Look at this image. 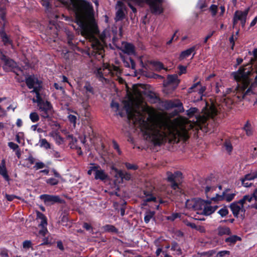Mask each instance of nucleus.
Here are the masks:
<instances>
[{
    "label": "nucleus",
    "mask_w": 257,
    "mask_h": 257,
    "mask_svg": "<svg viewBox=\"0 0 257 257\" xmlns=\"http://www.w3.org/2000/svg\"><path fill=\"white\" fill-rule=\"evenodd\" d=\"M59 1L74 13L76 23L80 27L83 36L90 38L99 32L94 18L93 7L90 2L86 0ZM41 4L46 11L51 10L50 0H41Z\"/></svg>",
    "instance_id": "obj_1"
},
{
    "label": "nucleus",
    "mask_w": 257,
    "mask_h": 257,
    "mask_svg": "<svg viewBox=\"0 0 257 257\" xmlns=\"http://www.w3.org/2000/svg\"><path fill=\"white\" fill-rule=\"evenodd\" d=\"M158 128H155L147 121L141 123V131L145 140L150 142L154 146H161L168 140L170 143L177 142L175 128L166 121H162L158 123Z\"/></svg>",
    "instance_id": "obj_2"
},
{
    "label": "nucleus",
    "mask_w": 257,
    "mask_h": 257,
    "mask_svg": "<svg viewBox=\"0 0 257 257\" xmlns=\"http://www.w3.org/2000/svg\"><path fill=\"white\" fill-rule=\"evenodd\" d=\"M250 68V65L247 64L241 66L237 71L234 72L232 74L234 79L237 82V86L235 89V95L239 100L247 99V96L255 93L254 88L256 86L254 87V84H252L245 90L250 84L249 75L251 74Z\"/></svg>",
    "instance_id": "obj_3"
},
{
    "label": "nucleus",
    "mask_w": 257,
    "mask_h": 257,
    "mask_svg": "<svg viewBox=\"0 0 257 257\" xmlns=\"http://www.w3.org/2000/svg\"><path fill=\"white\" fill-rule=\"evenodd\" d=\"M39 198L43 201L46 206H51L55 203L63 204L65 202V200L61 199L58 195L44 194L41 195Z\"/></svg>",
    "instance_id": "obj_4"
},
{
    "label": "nucleus",
    "mask_w": 257,
    "mask_h": 257,
    "mask_svg": "<svg viewBox=\"0 0 257 257\" xmlns=\"http://www.w3.org/2000/svg\"><path fill=\"white\" fill-rule=\"evenodd\" d=\"M0 59L4 63L3 68L6 72H9L12 69L17 67L16 62L7 57L2 51L0 52Z\"/></svg>",
    "instance_id": "obj_5"
},
{
    "label": "nucleus",
    "mask_w": 257,
    "mask_h": 257,
    "mask_svg": "<svg viewBox=\"0 0 257 257\" xmlns=\"http://www.w3.org/2000/svg\"><path fill=\"white\" fill-rule=\"evenodd\" d=\"M164 106L167 109L177 107L178 108L177 113L183 112L184 111L183 103L178 99L166 100L164 102Z\"/></svg>",
    "instance_id": "obj_6"
},
{
    "label": "nucleus",
    "mask_w": 257,
    "mask_h": 257,
    "mask_svg": "<svg viewBox=\"0 0 257 257\" xmlns=\"http://www.w3.org/2000/svg\"><path fill=\"white\" fill-rule=\"evenodd\" d=\"M229 207L234 217L238 218L239 217V213L243 212V214H241L240 217L241 219H244V212L245 211V208H242V206H240L234 201L230 204Z\"/></svg>",
    "instance_id": "obj_7"
},
{
    "label": "nucleus",
    "mask_w": 257,
    "mask_h": 257,
    "mask_svg": "<svg viewBox=\"0 0 257 257\" xmlns=\"http://www.w3.org/2000/svg\"><path fill=\"white\" fill-rule=\"evenodd\" d=\"M248 12L249 9H247L244 11L237 10L235 12L232 20L233 28L237 24L238 21L240 22L243 21V19H246Z\"/></svg>",
    "instance_id": "obj_8"
},
{
    "label": "nucleus",
    "mask_w": 257,
    "mask_h": 257,
    "mask_svg": "<svg viewBox=\"0 0 257 257\" xmlns=\"http://www.w3.org/2000/svg\"><path fill=\"white\" fill-rule=\"evenodd\" d=\"M199 48V46L198 45H195L189 49H187L184 51H182L180 54V55L178 58L179 61L183 60L187 57H188L192 53H193V56L192 57V59L196 54V51Z\"/></svg>",
    "instance_id": "obj_9"
},
{
    "label": "nucleus",
    "mask_w": 257,
    "mask_h": 257,
    "mask_svg": "<svg viewBox=\"0 0 257 257\" xmlns=\"http://www.w3.org/2000/svg\"><path fill=\"white\" fill-rule=\"evenodd\" d=\"M235 195L236 193H235L226 194L225 191H223L221 195L216 194V196L215 197H212L211 200L214 201H222L225 200L226 202H230L234 198Z\"/></svg>",
    "instance_id": "obj_10"
},
{
    "label": "nucleus",
    "mask_w": 257,
    "mask_h": 257,
    "mask_svg": "<svg viewBox=\"0 0 257 257\" xmlns=\"http://www.w3.org/2000/svg\"><path fill=\"white\" fill-rule=\"evenodd\" d=\"M26 85L29 89H32L35 84H42V81L34 75H29L25 79Z\"/></svg>",
    "instance_id": "obj_11"
},
{
    "label": "nucleus",
    "mask_w": 257,
    "mask_h": 257,
    "mask_svg": "<svg viewBox=\"0 0 257 257\" xmlns=\"http://www.w3.org/2000/svg\"><path fill=\"white\" fill-rule=\"evenodd\" d=\"M122 48L121 51L125 54L127 55H133L135 53V46L130 43L123 42L122 43Z\"/></svg>",
    "instance_id": "obj_12"
},
{
    "label": "nucleus",
    "mask_w": 257,
    "mask_h": 257,
    "mask_svg": "<svg viewBox=\"0 0 257 257\" xmlns=\"http://www.w3.org/2000/svg\"><path fill=\"white\" fill-rule=\"evenodd\" d=\"M206 202L207 201L200 198L196 199L192 206L193 208L195 210L203 211L205 206L206 205Z\"/></svg>",
    "instance_id": "obj_13"
},
{
    "label": "nucleus",
    "mask_w": 257,
    "mask_h": 257,
    "mask_svg": "<svg viewBox=\"0 0 257 257\" xmlns=\"http://www.w3.org/2000/svg\"><path fill=\"white\" fill-rule=\"evenodd\" d=\"M37 217L36 219L37 220H40V224H39V227H45L47 226V217L42 212L39 211H36Z\"/></svg>",
    "instance_id": "obj_14"
},
{
    "label": "nucleus",
    "mask_w": 257,
    "mask_h": 257,
    "mask_svg": "<svg viewBox=\"0 0 257 257\" xmlns=\"http://www.w3.org/2000/svg\"><path fill=\"white\" fill-rule=\"evenodd\" d=\"M66 34L67 44L68 46L70 47L72 49H75L77 48V45L75 42H73V40L75 37L74 35L70 32H67Z\"/></svg>",
    "instance_id": "obj_15"
},
{
    "label": "nucleus",
    "mask_w": 257,
    "mask_h": 257,
    "mask_svg": "<svg viewBox=\"0 0 257 257\" xmlns=\"http://www.w3.org/2000/svg\"><path fill=\"white\" fill-rule=\"evenodd\" d=\"M83 88L85 90V93L84 94L88 99L89 98L90 95L94 94V88L91 86L89 82H86Z\"/></svg>",
    "instance_id": "obj_16"
},
{
    "label": "nucleus",
    "mask_w": 257,
    "mask_h": 257,
    "mask_svg": "<svg viewBox=\"0 0 257 257\" xmlns=\"http://www.w3.org/2000/svg\"><path fill=\"white\" fill-rule=\"evenodd\" d=\"M108 176L105 173L104 171L99 169L95 173L94 178L96 180H100L101 181H105L108 179Z\"/></svg>",
    "instance_id": "obj_17"
},
{
    "label": "nucleus",
    "mask_w": 257,
    "mask_h": 257,
    "mask_svg": "<svg viewBox=\"0 0 257 257\" xmlns=\"http://www.w3.org/2000/svg\"><path fill=\"white\" fill-rule=\"evenodd\" d=\"M40 111H51L53 108L51 103L48 101H44L38 105Z\"/></svg>",
    "instance_id": "obj_18"
},
{
    "label": "nucleus",
    "mask_w": 257,
    "mask_h": 257,
    "mask_svg": "<svg viewBox=\"0 0 257 257\" xmlns=\"http://www.w3.org/2000/svg\"><path fill=\"white\" fill-rule=\"evenodd\" d=\"M217 232V234L219 236L224 235H230L231 234V231L230 228L225 226H219L218 227Z\"/></svg>",
    "instance_id": "obj_19"
},
{
    "label": "nucleus",
    "mask_w": 257,
    "mask_h": 257,
    "mask_svg": "<svg viewBox=\"0 0 257 257\" xmlns=\"http://www.w3.org/2000/svg\"><path fill=\"white\" fill-rule=\"evenodd\" d=\"M180 83V80L178 79V77L175 75H168L167 77V84L168 85L175 84V88L177 87Z\"/></svg>",
    "instance_id": "obj_20"
},
{
    "label": "nucleus",
    "mask_w": 257,
    "mask_h": 257,
    "mask_svg": "<svg viewBox=\"0 0 257 257\" xmlns=\"http://www.w3.org/2000/svg\"><path fill=\"white\" fill-rule=\"evenodd\" d=\"M241 238L240 237L236 235H232L226 238L225 242L227 243L229 245H234L237 241H240Z\"/></svg>",
    "instance_id": "obj_21"
},
{
    "label": "nucleus",
    "mask_w": 257,
    "mask_h": 257,
    "mask_svg": "<svg viewBox=\"0 0 257 257\" xmlns=\"http://www.w3.org/2000/svg\"><path fill=\"white\" fill-rule=\"evenodd\" d=\"M0 36L2 41L5 45L12 43V41L10 40L9 36L6 34L4 28L0 30Z\"/></svg>",
    "instance_id": "obj_22"
},
{
    "label": "nucleus",
    "mask_w": 257,
    "mask_h": 257,
    "mask_svg": "<svg viewBox=\"0 0 257 257\" xmlns=\"http://www.w3.org/2000/svg\"><path fill=\"white\" fill-rule=\"evenodd\" d=\"M66 139L70 141L69 146L71 149H74L77 146L76 145L77 140L73 137V135L69 134L67 135Z\"/></svg>",
    "instance_id": "obj_23"
},
{
    "label": "nucleus",
    "mask_w": 257,
    "mask_h": 257,
    "mask_svg": "<svg viewBox=\"0 0 257 257\" xmlns=\"http://www.w3.org/2000/svg\"><path fill=\"white\" fill-rule=\"evenodd\" d=\"M92 48L93 49L96 50V53L99 55L102 54L104 52L103 46L98 40H97L95 43L92 44Z\"/></svg>",
    "instance_id": "obj_24"
},
{
    "label": "nucleus",
    "mask_w": 257,
    "mask_h": 257,
    "mask_svg": "<svg viewBox=\"0 0 257 257\" xmlns=\"http://www.w3.org/2000/svg\"><path fill=\"white\" fill-rule=\"evenodd\" d=\"M83 135L88 137L90 141L94 137L93 128L91 126L86 127Z\"/></svg>",
    "instance_id": "obj_25"
},
{
    "label": "nucleus",
    "mask_w": 257,
    "mask_h": 257,
    "mask_svg": "<svg viewBox=\"0 0 257 257\" xmlns=\"http://www.w3.org/2000/svg\"><path fill=\"white\" fill-rule=\"evenodd\" d=\"M209 204L210 202L207 201L206 205L205 206L204 209L201 213L202 214L208 216L213 213V210H212V206Z\"/></svg>",
    "instance_id": "obj_26"
},
{
    "label": "nucleus",
    "mask_w": 257,
    "mask_h": 257,
    "mask_svg": "<svg viewBox=\"0 0 257 257\" xmlns=\"http://www.w3.org/2000/svg\"><path fill=\"white\" fill-rule=\"evenodd\" d=\"M243 129L245 132L246 135L247 136H250L253 134L252 128L249 121H246L243 127Z\"/></svg>",
    "instance_id": "obj_27"
},
{
    "label": "nucleus",
    "mask_w": 257,
    "mask_h": 257,
    "mask_svg": "<svg viewBox=\"0 0 257 257\" xmlns=\"http://www.w3.org/2000/svg\"><path fill=\"white\" fill-rule=\"evenodd\" d=\"M124 10H122L121 8L118 9L116 13L115 17V20L116 22L120 21L124 19L125 17Z\"/></svg>",
    "instance_id": "obj_28"
},
{
    "label": "nucleus",
    "mask_w": 257,
    "mask_h": 257,
    "mask_svg": "<svg viewBox=\"0 0 257 257\" xmlns=\"http://www.w3.org/2000/svg\"><path fill=\"white\" fill-rule=\"evenodd\" d=\"M110 169L111 170L115 172V174L114 175V177L116 179H118V178H120L121 179H122L123 171L117 169L114 166H111L110 167Z\"/></svg>",
    "instance_id": "obj_29"
},
{
    "label": "nucleus",
    "mask_w": 257,
    "mask_h": 257,
    "mask_svg": "<svg viewBox=\"0 0 257 257\" xmlns=\"http://www.w3.org/2000/svg\"><path fill=\"white\" fill-rule=\"evenodd\" d=\"M155 212L154 211L149 210L146 212L145 217H144V221L145 223H148L150 222V220L154 217L155 215Z\"/></svg>",
    "instance_id": "obj_30"
},
{
    "label": "nucleus",
    "mask_w": 257,
    "mask_h": 257,
    "mask_svg": "<svg viewBox=\"0 0 257 257\" xmlns=\"http://www.w3.org/2000/svg\"><path fill=\"white\" fill-rule=\"evenodd\" d=\"M105 231L111 233H117L118 229L113 225L106 224L103 226Z\"/></svg>",
    "instance_id": "obj_31"
},
{
    "label": "nucleus",
    "mask_w": 257,
    "mask_h": 257,
    "mask_svg": "<svg viewBox=\"0 0 257 257\" xmlns=\"http://www.w3.org/2000/svg\"><path fill=\"white\" fill-rule=\"evenodd\" d=\"M53 137L57 145H60L64 144L65 142L64 139L58 133H56Z\"/></svg>",
    "instance_id": "obj_32"
},
{
    "label": "nucleus",
    "mask_w": 257,
    "mask_h": 257,
    "mask_svg": "<svg viewBox=\"0 0 257 257\" xmlns=\"http://www.w3.org/2000/svg\"><path fill=\"white\" fill-rule=\"evenodd\" d=\"M217 213L219 214L221 217H224L228 214L229 211L226 206H224L217 211Z\"/></svg>",
    "instance_id": "obj_33"
},
{
    "label": "nucleus",
    "mask_w": 257,
    "mask_h": 257,
    "mask_svg": "<svg viewBox=\"0 0 257 257\" xmlns=\"http://www.w3.org/2000/svg\"><path fill=\"white\" fill-rule=\"evenodd\" d=\"M0 174L4 177L5 180L9 181L10 180V177L8 173L7 169L2 168L0 166Z\"/></svg>",
    "instance_id": "obj_34"
},
{
    "label": "nucleus",
    "mask_w": 257,
    "mask_h": 257,
    "mask_svg": "<svg viewBox=\"0 0 257 257\" xmlns=\"http://www.w3.org/2000/svg\"><path fill=\"white\" fill-rule=\"evenodd\" d=\"M171 249L173 251H177V252H181V249L179 246L178 243L173 241L171 243Z\"/></svg>",
    "instance_id": "obj_35"
},
{
    "label": "nucleus",
    "mask_w": 257,
    "mask_h": 257,
    "mask_svg": "<svg viewBox=\"0 0 257 257\" xmlns=\"http://www.w3.org/2000/svg\"><path fill=\"white\" fill-rule=\"evenodd\" d=\"M30 118L33 122H36L39 120L40 117L37 112H33L30 114Z\"/></svg>",
    "instance_id": "obj_36"
},
{
    "label": "nucleus",
    "mask_w": 257,
    "mask_h": 257,
    "mask_svg": "<svg viewBox=\"0 0 257 257\" xmlns=\"http://www.w3.org/2000/svg\"><path fill=\"white\" fill-rule=\"evenodd\" d=\"M123 164L127 170H137L139 168L138 166L135 164H132L128 162H125Z\"/></svg>",
    "instance_id": "obj_37"
},
{
    "label": "nucleus",
    "mask_w": 257,
    "mask_h": 257,
    "mask_svg": "<svg viewBox=\"0 0 257 257\" xmlns=\"http://www.w3.org/2000/svg\"><path fill=\"white\" fill-rule=\"evenodd\" d=\"M198 109L196 107H191L187 110L186 114L190 118L193 117L197 112Z\"/></svg>",
    "instance_id": "obj_38"
},
{
    "label": "nucleus",
    "mask_w": 257,
    "mask_h": 257,
    "mask_svg": "<svg viewBox=\"0 0 257 257\" xmlns=\"http://www.w3.org/2000/svg\"><path fill=\"white\" fill-rule=\"evenodd\" d=\"M223 146L225 148L226 150L228 152H231L232 150V146L231 142L228 140H225Z\"/></svg>",
    "instance_id": "obj_39"
},
{
    "label": "nucleus",
    "mask_w": 257,
    "mask_h": 257,
    "mask_svg": "<svg viewBox=\"0 0 257 257\" xmlns=\"http://www.w3.org/2000/svg\"><path fill=\"white\" fill-rule=\"evenodd\" d=\"M257 178V170L245 175V179L254 180Z\"/></svg>",
    "instance_id": "obj_40"
},
{
    "label": "nucleus",
    "mask_w": 257,
    "mask_h": 257,
    "mask_svg": "<svg viewBox=\"0 0 257 257\" xmlns=\"http://www.w3.org/2000/svg\"><path fill=\"white\" fill-rule=\"evenodd\" d=\"M40 146L46 149L50 148V144L48 142L46 139H42L40 140Z\"/></svg>",
    "instance_id": "obj_41"
},
{
    "label": "nucleus",
    "mask_w": 257,
    "mask_h": 257,
    "mask_svg": "<svg viewBox=\"0 0 257 257\" xmlns=\"http://www.w3.org/2000/svg\"><path fill=\"white\" fill-rule=\"evenodd\" d=\"M46 183L51 186H55L59 183V181L56 179L50 178L46 180Z\"/></svg>",
    "instance_id": "obj_42"
},
{
    "label": "nucleus",
    "mask_w": 257,
    "mask_h": 257,
    "mask_svg": "<svg viewBox=\"0 0 257 257\" xmlns=\"http://www.w3.org/2000/svg\"><path fill=\"white\" fill-rule=\"evenodd\" d=\"M46 167L45 164L42 162H37L35 163L34 169L35 170H39Z\"/></svg>",
    "instance_id": "obj_43"
},
{
    "label": "nucleus",
    "mask_w": 257,
    "mask_h": 257,
    "mask_svg": "<svg viewBox=\"0 0 257 257\" xmlns=\"http://www.w3.org/2000/svg\"><path fill=\"white\" fill-rule=\"evenodd\" d=\"M131 178H132V175H131V173L127 172H126V171H123V176H122V177L121 179L122 182L123 180L130 181L131 179Z\"/></svg>",
    "instance_id": "obj_44"
},
{
    "label": "nucleus",
    "mask_w": 257,
    "mask_h": 257,
    "mask_svg": "<svg viewBox=\"0 0 257 257\" xmlns=\"http://www.w3.org/2000/svg\"><path fill=\"white\" fill-rule=\"evenodd\" d=\"M23 247L25 249L32 248V243L31 240H26L23 242Z\"/></svg>",
    "instance_id": "obj_45"
},
{
    "label": "nucleus",
    "mask_w": 257,
    "mask_h": 257,
    "mask_svg": "<svg viewBox=\"0 0 257 257\" xmlns=\"http://www.w3.org/2000/svg\"><path fill=\"white\" fill-rule=\"evenodd\" d=\"M152 64L156 67L157 68L159 69V70L164 69V65L163 64L159 61H153L152 62Z\"/></svg>",
    "instance_id": "obj_46"
},
{
    "label": "nucleus",
    "mask_w": 257,
    "mask_h": 257,
    "mask_svg": "<svg viewBox=\"0 0 257 257\" xmlns=\"http://www.w3.org/2000/svg\"><path fill=\"white\" fill-rule=\"evenodd\" d=\"M112 146H113V149L115 150H116V151L117 152L118 154L119 155H120L121 154V151L120 149H119V146L118 144L114 140L112 141Z\"/></svg>",
    "instance_id": "obj_47"
},
{
    "label": "nucleus",
    "mask_w": 257,
    "mask_h": 257,
    "mask_svg": "<svg viewBox=\"0 0 257 257\" xmlns=\"http://www.w3.org/2000/svg\"><path fill=\"white\" fill-rule=\"evenodd\" d=\"M210 11L213 17L215 16L217 12V6L215 5H211L210 7Z\"/></svg>",
    "instance_id": "obj_48"
},
{
    "label": "nucleus",
    "mask_w": 257,
    "mask_h": 257,
    "mask_svg": "<svg viewBox=\"0 0 257 257\" xmlns=\"http://www.w3.org/2000/svg\"><path fill=\"white\" fill-rule=\"evenodd\" d=\"M178 69L179 71L178 74L181 75L182 74H185L187 72V67L183 65H179Z\"/></svg>",
    "instance_id": "obj_49"
},
{
    "label": "nucleus",
    "mask_w": 257,
    "mask_h": 257,
    "mask_svg": "<svg viewBox=\"0 0 257 257\" xmlns=\"http://www.w3.org/2000/svg\"><path fill=\"white\" fill-rule=\"evenodd\" d=\"M36 99H35L34 98L33 101L35 102H36L38 105L45 101L42 99V97L40 95V93L36 94Z\"/></svg>",
    "instance_id": "obj_50"
},
{
    "label": "nucleus",
    "mask_w": 257,
    "mask_h": 257,
    "mask_svg": "<svg viewBox=\"0 0 257 257\" xmlns=\"http://www.w3.org/2000/svg\"><path fill=\"white\" fill-rule=\"evenodd\" d=\"M8 145L11 149L14 151L19 149V145L12 142H9Z\"/></svg>",
    "instance_id": "obj_51"
},
{
    "label": "nucleus",
    "mask_w": 257,
    "mask_h": 257,
    "mask_svg": "<svg viewBox=\"0 0 257 257\" xmlns=\"http://www.w3.org/2000/svg\"><path fill=\"white\" fill-rule=\"evenodd\" d=\"M68 118L69 121L71 123H73L74 124V125H75V124L76 123V119H77V117L75 115H73V114H69L68 116Z\"/></svg>",
    "instance_id": "obj_52"
},
{
    "label": "nucleus",
    "mask_w": 257,
    "mask_h": 257,
    "mask_svg": "<svg viewBox=\"0 0 257 257\" xmlns=\"http://www.w3.org/2000/svg\"><path fill=\"white\" fill-rule=\"evenodd\" d=\"M38 86H34L33 89L31 92L35 93L36 94H39L42 88L41 84H37Z\"/></svg>",
    "instance_id": "obj_53"
},
{
    "label": "nucleus",
    "mask_w": 257,
    "mask_h": 257,
    "mask_svg": "<svg viewBox=\"0 0 257 257\" xmlns=\"http://www.w3.org/2000/svg\"><path fill=\"white\" fill-rule=\"evenodd\" d=\"M183 222L186 226L192 229H195V228H196V225L194 223L191 222L187 219L184 220Z\"/></svg>",
    "instance_id": "obj_54"
},
{
    "label": "nucleus",
    "mask_w": 257,
    "mask_h": 257,
    "mask_svg": "<svg viewBox=\"0 0 257 257\" xmlns=\"http://www.w3.org/2000/svg\"><path fill=\"white\" fill-rule=\"evenodd\" d=\"M42 242L40 244L41 246H43L45 245H51L52 243L51 241L49 240L48 237H44L42 240Z\"/></svg>",
    "instance_id": "obj_55"
},
{
    "label": "nucleus",
    "mask_w": 257,
    "mask_h": 257,
    "mask_svg": "<svg viewBox=\"0 0 257 257\" xmlns=\"http://www.w3.org/2000/svg\"><path fill=\"white\" fill-rule=\"evenodd\" d=\"M146 199V202H152V201H153V202H157V198L154 196L153 194H152L151 195H149V196H148L146 197V198L145 199Z\"/></svg>",
    "instance_id": "obj_56"
},
{
    "label": "nucleus",
    "mask_w": 257,
    "mask_h": 257,
    "mask_svg": "<svg viewBox=\"0 0 257 257\" xmlns=\"http://www.w3.org/2000/svg\"><path fill=\"white\" fill-rule=\"evenodd\" d=\"M240 180H241V184L242 185L245 187H250L251 185V183H249L248 182H245L246 181H247V180H250L249 179H245V176L242 178H241L240 179Z\"/></svg>",
    "instance_id": "obj_57"
},
{
    "label": "nucleus",
    "mask_w": 257,
    "mask_h": 257,
    "mask_svg": "<svg viewBox=\"0 0 257 257\" xmlns=\"http://www.w3.org/2000/svg\"><path fill=\"white\" fill-rule=\"evenodd\" d=\"M230 251L228 250H222L219 251L217 254V256L224 257L226 255H229Z\"/></svg>",
    "instance_id": "obj_58"
},
{
    "label": "nucleus",
    "mask_w": 257,
    "mask_h": 257,
    "mask_svg": "<svg viewBox=\"0 0 257 257\" xmlns=\"http://www.w3.org/2000/svg\"><path fill=\"white\" fill-rule=\"evenodd\" d=\"M41 116L44 118H47L48 120L50 119L51 117L50 116V112L51 111H40Z\"/></svg>",
    "instance_id": "obj_59"
},
{
    "label": "nucleus",
    "mask_w": 257,
    "mask_h": 257,
    "mask_svg": "<svg viewBox=\"0 0 257 257\" xmlns=\"http://www.w3.org/2000/svg\"><path fill=\"white\" fill-rule=\"evenodd\" d=\"M41 227L42 229L39 231V234L42 235L43 236H45L46 233L48 232L47 226Z\"/></svg>",
    "instance_id": "obj_60"
},
{
    "label": "nucleus",
    "mask_w": 257,
    "mask_h": 257,
    "mask_svg": "<svg viewBox=\"0 0 257 257\" xmlns=\"http://www.w3.org/2000/svg\"><path fill=\"white\" fill-rule=\"evenodd\" d=\"M129 60L131 62V66H130L129 64L127 63V64L125 65V66L131 67L132 69H135L136 67V63L135 61L132 58H130Z\"/></svg>",
    "instance_id": "obj_61"
},
{
    "label": "nucleus",
    "mask_w": 257,
    "mask_h": 257,
    "mask_svg": "<svg viewBox=\"0 0 257 257\" xmlns=\"http://www.w3.org/2000/svg\"><path fill=\"white\" fill-rule=\"evenodd\" d=\"M0 256L1 257H9L8 250L7 249H3L1 250Z\"/></svg>",
    "instance_id": "obj_62"
},
{
    "label": "nucleus",
    "mask_w": 257,
    "mask_h": 257,
    "mask_svg": "<svg viewBox=\"0 0 257 257\" xmlns=\"http://www.w3.org/2000/svg\"><path fill=\"white\" fill-rule=\"evenodd\" d=\"M215 32V31H212L209 32V34L204 38L203 43L205 44L206 43L208 39H210L213 35Z\"/></svg>",
    "instance_id": "obj_63"
},
{
    "label": "nucleus",
    "mask_w": 257,
    "mask_h": 257,
    "mask_svg": "<svg viewBox=\"0 0 257 257\" xmlns=\"http://www.w3.org/2000/svg\"><path fill=\"white\" fill-rule=\"evenodd\" d=\"M5 197L9 201H12L15 198H18V197L16 195H9L7 194H6Z\"/></svg>",
    "instance_id": "obj_64"
}]
</instances>
